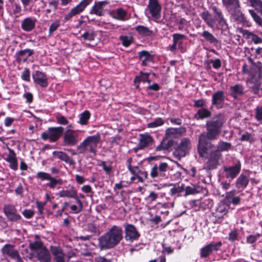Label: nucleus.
<instances>
[{"mask_svg": "<svg viewBox=\"0 0 262 262\" xmlns=\"http://www.w3.org/2000/svg\"><path fill=\"white\" fill-rule=\"evenodd\" d=\"M22 214L26 218L30 219L33 216L34 212L30 209H25L23 211Z\"/></svg>", "mask_w": 262, "mask_h": 262, "instance_id": "nucleus-64", "label": "nucleus"}, {"mask_svg": "<svg viewBox=\"0 0 262 262\" xmlns=\"http://www.w3.org/2000/svg\"><path fill=\"white\" fill-rule=\"evenodd\" d=\"M248 183V178L244 174H241L236 180L235 185L237 188L243 190L246 187Z\"/></svg>", "mask_w": 262, "mask_h": 262, "instance_id": "nucleus-29", "label": "nucleus"}, {"mask_svg": "<svg viewBox=\"0 0 262 262\" xmlns=\"http://www.w3.org/2000/svg\"><path fill=\"white\" fill-rule=\"evenodd\" d=\"M37 258L42 262H50L51 256L49 251L43 247L42 249L36 253Z\"/></svg>", "mask_w": 262, "mask_h": 262, "instance_id": "nucleus-26", "label": "nucleus"}, {"mask_svg": "<svg viewBox=\"0 0 262 262\" xmlns=\"http://www.w3.org/2000/svg\"><path fill=\"white\" fill-rule=\"evenodd\" d=\"M77 205H72L70 206L71 212L72 213H78L80 212L83 209V203L82 201L78 198L76 199Z\"/></svg>", "mask_w": 262, "mask_h": 262, "instance_id": "nucleus-35", "label": "nucleus"}, {"mask_svg": "<svg viewBox=\"0 0 262 262\" xmlns=\"http://www.w3.org/2000/svg\"><path fill=\"white\" fill-rule=\"evenodd\" d=\"M231 96L236 98L237 97L242 96L244 94L243 88L242 85L236 84L231 87Z\"/></svg>", "mask_w": 262, "mask_h": 262, "instance_id": "nucleus-34", "label": "nucleus"}, {"mask_svg": "<svg viewBox=\"0 0 262 262\" xmlns=\"http://www.w3.org/2000/svg\"><path fill=\"white\" fill-rule=\"evenodd\" d=\"M57 195L60 198H68L74 199L78 198L77 191L73 186H72L70 189H63L59 191Z\"/></svg>", "mask_w": 262, "mask_h": 262, "instance_id": "nucleus-22", "label": "nucleus"}, {"mask_svg": "<svg viewBox=\"0 0 262 262\" xmlns=\"http://www.w3.org/2000/svg\"><path fill=\"white\" fill-rule=\"evenodd\" d=\"M98 165L101 166L103 170L105 172L106 174H110L112 170V166L111 164H108L107 162L104 161H101Z\"/></svg>", "mask_w": 262, "mask_h": 262, "instance_id": "nucleus-47", "label": "nucleus"}, {"mask_svg": "<svg viewBox=\"0 0 262 262\" xmlns=\"http://www.w3.org/2000/svg\"><path fill=\"white\" fill-rule=\"evenodd\" d=\"M80 140L78 131L68 129L63 137V144L66 146H74Z\"/></svg>", "mask_w": 262, "mask_h": 262, "instance_id": "nucleus-8", "label": "nucleus"}, {"mask_svg": "<svg viewBox=\"0 0 262 262\" xmlns=\"http://www.w3.org/2000/svg\"><path fill=\"white\" fill-rule=\"evenodd\" d=\"M4 211L6 216L11 221L16 222L21 218L15 207L12 205L5 206Z\"/></svg>", "mask_w": 262, "mask_h": 262, "instance_id": "nucleus-15", "label": "nucleus"}, {"mask_svg": "<svg viewBox=\"0 0 262 262\" xmlns=\"http://www.w3.org/2000/svg\"><path fill=\"white\" fill-rule=\"evenodd\" d=\"M223 3L224 5L229 8L234 5H238L239 2L238 0H223Z\"/></svg>", "mask_w": 262, "mask_h": 262, "instance_id": "nucleus-58", "label": "nucleus"}, {"mask_svg": "<svg viewBox=\"0 0 262 262\" xmlns=\"http://www.w3.org/2000/svg\"><path fill=\"white\" fill-rule=\"evenodd\" d=\"M33 78L35 82L42 87H46L48 85L47 79L46 75L39 71L35 72L33 75Z\"/></svg>", "mask_w": 262, "mask_h": 262, "instance_id": "nucleus-23", "label": "nucleus"}, {"mask_svg": "<svg viewBox=\"0 0 262 262\" xmlns=\"http://www.w3.org/2000/svg\"><path fill=\"white\" fill-rule=\"evenodd\" d=\"M231 147V143L221 141L217 144V149L214 151H217L219 153H221L222 151H228Z\"/></svg>", "mask_w": 262, "mask_h": 262, "instance_id": "nucleus-37", "label": "nucleus"}, {"mask_svg": "<svg viewBox=\"0 0 262 262\" xmlns=\"http://www.w3.org/2000/svg\"><path fill=\"white\" fill-rule=\"evenodd\" d=\"M237 232L236 230L231 231L229 234L228 239L230 241H235L237 239Z\"/></svg>", "mask_w": 262, "mask_h": 262, "instance_id": "nucleus-61", "label": "nucleus"}, {"mask_svg": "<svg viewBox=\"0 0 262 262\" xmlns=\"http://www.w3.org/2000/svg\"><path fill=\"white\" fill-rule=\"evenodd\" d=\"M139 57L143 66H147L148 63L153 62L152 56L147 51H143L139 52Z\"/></svg>", "mask_w": 262, "mask_h": 262, "instance_id": "nucleus-28", "label": "nucleus"}, {"mask_svg": "<svg viewBox=\"0 0 262 262\" xmlns=\"http://www.w3.org/2000/svg\"><path fill=\"white\" fill-rule=\"evenodd\" d=\"M127 16V12L121 8L117 9L113 12V17L117 19L124 20Z\"/></svg>", "mask_w": 262, "mask_h": 262, "instance_id": "nucleus-32", "label": "nucleus"}, {"mask_svg": "<svg viewBox=\"0 0 262 262\" xmlns=\"http://www.w3.org/2000/svg\"><path fill=\"white\" fill-rule=\"evenodd\" d=\"M250 5L258 11L262 15V2L260 0H248Z\"/></svg>", "mask_w": 262, "mask_h": 262, "instance_id": "nucleus-45", "label": "nucleus"}, {"mask_svg": "<svg viewBox=\"0 0 262 262\" xmlns=\"http://www.w3.org/2000/svg\"><path fill=\"white\" fill-rule=\"evenodd\" d=\"M212 9L214 13V17L216 19L223 16L221 11L216 7H212Z\"/></svg>", "mask_w": 262, "mask_h": 262, "instance_id": "nucleus-63", "label": "nucleus"}, {"mask_svg": "<svg viewBox=\"0 0 262 262\" xmlns=\"http://www.w3.org/2000/svg\"><path fill=\"white\" fill-rule=\"evenodd\" d=\"M96 34L93 31H90L85 32L82 35V37L85 40L92 41L94 40Z\"/></svg>", "mask_w": 262, "mask_h": 262, "instance_id": "nucleus-50", "label": "nucleus"}, {"mask_svg": "<svg viewBox=\"0 0 262 262\" xmlns=\"http://www.w3.org/2000/svg\"><path fill=\"white\" fill-rule=\"evenodd\" d=\"M50 177L51 176L50 174L42 171L37 172L36 174V178L40 179L42 181L48 180Z\"/></svg>", "mask_w": 262, "mask_h": 262, "instance_id": "nucleus-56", "label": "nucleus"}, {"mask_svg": "<svg viewBox=\"0 0 262 262\" xmlns=\"http://www.w3.org/2000/svg\"><path fill=\"white\" fill-rule=\"evenodd\" d=\"M50 182L47 184V186L50 188L54 189L57 184L61 185L62 181L61 179H56L51 176L48 180Z\"/></svg>", "mask_w": 262, "mask_h": 262, "instance_id": "nucleus-42", "label": "nucleus"}, {"mask_svg": "<svg viewBox=\"0 0 262 262\" xmlns=\"http://www.w3.org/2000/svg\"><path fill=\"white\" fill-rule=\"evenodd\" d=\"M149 74L147 73H143L142 72H140V75L139 76H137L134 79V83L136 85V88L137 89L139 88V85L138 83L141 81L143 82L147 81L149 83L150 82V80L148 79Z\"/></svg>", "mask_w": 262, "mask_h": 262, "instance_id": "nucleus-33", "label": "nucleus"}, {"mask_svg": "<svg viewBox=\"0 0 262 262\" xmlns=\"http://www.w3.org/2000/svg\"><path fill=\"white\" fill-rule=\"evenodd\" d=\"M222 245L221 242L217 243L211 242L210 244L205 246L200 250V257L206 258L208 257L213 251H217Z\"/></svg>", "mask_w": 262, "mask_h": 262, "instance_id": "nucleus-10", "label": "nucleus"}, {"mask_svg": "<svg viewBox=\"0 0 262 262\" xmlns=\"http://www.w3.org/2000/svg\"><path fill=\"white\" fill-rule=\"evenodd\" d=\"M185 38V36L180 34H174L173 35V42L178 43L179 46H180L182 43V40Z\"/></svg>", "mask_w": 262, "mask_h": 262, "instance_id": "nucleus-54", "label": "nucleus"}, {"mask_svg": "<svg viewBox=\"0 0 262 262\" xmlns=\"http://www.w3.org/2000/svg\"><path fill=\"white\" fill-rule=\"evenodd\" d=\"M2 253L15 260L16 262H23L18 251L10 244H6L1 249Z\"/></svg>", "mask_w": 262, "mask_h": 262, "instance_id": "nucleus-11", "label": "nucleus"}, {"mask_svg": "<svg viewBox=\"0 0 262 262\" xmlns=\"http://www.w3.org/2000/svg\"><path fill=\"white\" fill-rule=\"evenodd\" d=\"M125 232V239L127 242H133L138 239L140 233L136 227L130 224H125L123 225Z\"/></svg>", "mask_w": 262, "mask_h": 262, "instance_id": "nucleus-9", "label": "nucleus"}, {"mask_svg": "<svg viewBox=\"0 0 262 262\" xmlns=\"http://www.w3.org/2000/svg\"><path fill=\"white\" fill-rule=\"evenodd\" d=\"M147 7L152 17L158 18L160 16L161 7L158 0H149Z\"/></svg>", "mask_w": 262, "mask_h": 262, "instance_id": "nucleus-16", "label": "nucleus"}, {"mask_svg": "<svg viewBox=\"0 0 262 262\" xmlns=\"http://www.w3.org/2000/svg\"><path fill=\"white\" fill-rule=\"evenodd\" d=\"M201 17L209 26L213 27L214 25V20L211 15L208 11L203 12L201 13Z\"/></svg>", "mask_w": 262, "mask_h": 262, "instance_id": "nucleus-39", "label": "nucleus"}, {"mask_svg": "<svg viewBox=\"0 0 262 262\" xmlns=\"http://www.w3.org/2000/svg\"><path fill=\"white\" fill-rule=\"evenodd\" d=\"M33 53L32 50L30 49H26L19 51L16 54V59L19 62L25 61Z\"/></svg>", "mask_w": 262, "mask_h": 262, "instance_id": "nucleus-30", "label": "nucleus"}, {"mask_svg": "<svg viewBox=\"0 0 262 262\" xmlns=\"http://www.w3.org/2000/svg\"><path fill=\"white\" fill-rule=\"evenodd\" d=\"M191 147V142L189 139L183 138L177 148L174 150L173 154L179 160L185 157L189 152Z\"/></svg>", "mask_w": 262, "mask_h": 262, "instance_id": "nucleus-7", "label": "nucleus"}, {"mask_svg": "<svg viewBox=\"0 0 262 262\" xmlns=\"http://www.w3.org/2000/svg\"><path fill=\"white\" fill-rule=\"evenodd\" d=\"M57 121L58 123L61 125H66L68 123L67 119L62 116H59L57 117Z\"/></svg>", "mask_w": 262, "mask_h": 262, "instance_id": "nucleus-62", "label": "nucleus"}, {"mask_svg": "<svg viewBox=\"0 0 262 262\" xmlns=\"http://www.w3.org/2000/svg\"><path fill=\"white\" fill-rule=\"evenodd\" d=\"M88 230L95 234H99L100 233L98 227L94 224L91 223L88 225Z\"/></svg>", "mask_w": 262, "mask_h": 262, "instance_id": "nucleus-57", "label": "nucleus"}, {"mask_svg": "<svg viewBox=\"0 0 262 262\" xmlns=\"http://www.w3.org/2000/svg\"><path fill=\"white\" fill-rule=\"evenodd\" d=\"M123 238V230L121 227L114 225L99 239L102 249H111L117 245Z\"/></svg>", "mask_w": 262, "mask_h": 262, "instance_id": "nucleus-2", "label": "nucleus"}, {"mask_svg": "<svg viewBox=\"0 0 262 262\" xmlns=\"http://www.w3.org/2000/svg\"><path fill=\"white\" fill-rule=\"evenodd\" d=\"M30 249L35 254L45 247L40 241L37 240L29 244Z\"/></svg>", "mask_w": 262, "mask_h": 262, "instance_id": "nucleus-36", "label": "nucleus"}, {"mask_svg": "<svg viewBox=\"0 0 262 262\" xmlns=\"http://www.w3.org/2000/svg\"><path fill=\"white\" fill-rule=\"evenodd\" d=\"M164 121L161 118L155 119L154 120L147 124L149 128H155L163 124Z\"/></svg>", "mask_w": 262, "mask_h": 262, "instance_id": "nucleus-44", "label": "nucleus"}, {"mask_svg": "<svg viewBox=\"0 0 262 262\" xmlns=\"http://www.w3.org/2000/svg\"><path fill=\"white\" fill-rule=\"evenodd\" d=\"M210 112L204 108L200 109L198 111V119H204L207 118L210 116Z\"/></svg>", "mask_w": 262, "mask_h": 262, "instance_id": "nucleus-49", "label": "nucleus"}, {"mask_svg": "<svg viewBox=\"0 0 262 262\" xmlns=\"http://www.w3.org/2000/svg\"><path fill=\"white\" fill-rule=\"evenodd\" d=\"M185 132L183 128H168L166 130L165 137L167 139L177 138Z\"/></svg>", "mask_w": 262, "mask_h": 262, "instance_id": "nucleus-20", "label": "nucleus"}, {"mask_svg": "<svg viewBox=\"0 0 262 262\" xmlns=\"http://www.w3.org/2000/svg\"><path fill=\"white\" fill-rule=\"evenodd\" d=\"M62 127H52L43 132L41 134V138L43 140H48L50 142L57 141L63 133Z\"/></svg>", "mask_w": 262, "mask_h": 262, "instance_id": "nucleus-6", "label": "nucleus"}, {"mask_svg": "<svg viewBox=\"0 0 262 262\" xmlns=\"http://www.w3.org/2000/svg\"><path fill=\"white\" fill-rule=\"evenodd\" d=\"M99 140L100 136L98 134L88 136L77 146V152L79 154H84L86 151H89L95 154Z\"/></svg>", "mask_w": 262, "mask_h": 262, "instance_id": "nucleus-3", "label": "nucleus"}, {"mask_svg": "<svg viewBox=\"0 0 262 262\" xmlns=\"http://www.w3.org/2000/svg\"><path fill=\"white\" fill-rule=\"evenodd\" d=\"M223 122L220 118L208 121L206 123L207 133L203 134L206 138L207 141L216 139L221 132Z\"/></svg>", "mask_w": 262, "mask_h": 262, "instance_id": "nucleus-4", "label": "nucleus"}, {"mask_svg": "<svg viewBox=\"0 0 262 262\" xmlns=\"http://www.w3.org/2000/svg\"><path fill=\"white\" fill-rule=\"evenodd\" d=\"M139 142L134 150L136 152L138 150L143 149L152 145L153 138L148 134H143L139 135Z\"/></svg>", "mask_w": 262, "mask_h": 262, "instance_id": "nucleus-13", "label": "nucleus"}, {"mask_svg": "<svg viewBox=\"0 0 262 262\" xmlns=\"http://www.w3.org/2000/svg\"><path fill=\"white\" fill-rule=\"evenodd\" d=\"M249 11L255 21L259 26L262 27V18H261V17L258 15L253 10H250Z\"/></svg>", "mask_w": 262, "mask_h": 262, "instance_id": "nucleus-51", "label": "nucleus"}, {"mask_svg": "<svg viewBox=\"0 0 262 262\" xmlns=\"http://www.w3.org/2000/svg\"><path fill=\"white\" fill-rule=\"evenodd\" d=\"M260 236L261 234L258 233L249 235L247 237L246 242L249 244H254Z\"/></svg>", "mask_w": 262, "mask_h": 262, "instance_id": "nucleus-48", "label": "nucleus"}, {"mask_svg": "<svg viewBox=\"0 0 262 262\" xmlns=\"http://www.w3.org/2000/svg\"><path fill=\"white\" fill-rule=\"evenodd\" d=\"M235 193H236V190L234 189L230 191L226 192L225 201L228 203H230L231 201L234 197Z\"/></svg>", "mask_w": 262, "mask_h": 262, "instance_id": "nucleus-52", "label": "nucleus"}, {"mask_svg": "<svg viewBox=\"0 0 262 262\" xmlns=\"http://www.w3.org/2000/svg\"><path fill=\"white\" fill-rule=\"evenodd\" d=\"M93 0H83L75 7L73 8L66 16L64 19L66 20H69L73 16L82 12L84 8L89 5Z\"/></svg>", "mask_w": 262, "mask_h": 262, "instance_id": "nucleus-14", "label": "nucleus"}, {"mask_svg": "<svg viewBox=\"0 0 262 262\" xmlns=\"http://www.w3.org/2000/svg\"><path fill=\"white\" fill-rule=\"evenodd\" d=\"M53 155L55 157L64 161L70 165L75 164V161L64 152L54 151L53 152Z\"/></svg>", "mask_w": 262, "mask_h": 262, "instance_id": "nucleus-25", "label": "nucleus"}, {"mask_svg": "<svg viewBox=\"0 0 262 262\" xmlns=\"http://www.w3.org/2000/svg\"><path fill=\"white\" fill-rule=\"evenodd\" d=\"M229 11L232 15L233 19L239 21H243L244 20L243 14L239 10V4L238 5H234L229 8Z\"/></svg>", "mask_w": 262, "mask_h": 262, "instance_id": "nucleus-24", "label": "nucleus"}, {"mask_svg": "<svg viewBox=\"0 0 262 262\" xmlns=\"http://www.w3.org/2000/svg\"><path fill=\"white\" fill-rule=\"evenodd\" d=\"M248 84L250 87L253 88L255 90H257L260 86V82L259 80H257L254 78H252L251 80L249 81Z\"/></svg>", "mask_w": 262, "mask_h": 262, "instance_id": "nucleus-55", "label": "nucleus"}, {"mask_svg": "<svg viewBox=\"0 0 262 262\" xmlns=\"http://www.w3.org/2000/svg\"><path fill=\"white\" fill-rule=\"evenodd\" d=\"M255 118L257 120L262 121V107H257L256 108Z\"/></svg>", "mask_w": 262, "mask_h": 262, "instance_id": "nucleus-60", "label": "nucleus"}, {"mask_svg": "<svg viewBox=\"0 0 262 262\" xmlns=\"http://www.w3.org/2000/svg\"><path fill=\"white\" fill-rule=\"evenodd\" d=\"M50 249L55 262H66V254L60 247L51 246Z\"/></svg>", "mask_w": 262, "mask_h": 262, "instance_id": "nucleus-17", "label": "nucleus"}, {"mask_svg": "<svg viewBox=\"0 0 262 262\" xmlns=\"http://www.w3.org/2000/svg\"><path fill=\"white\" fill-rule=\"evenodd\" d=\"M241 168V166L239 163L232 166L224 167L223 168V176L227 179L232 180L239 173Z\"/></svg>", "mask_w": 262, "mask_h": 262, "instance_id": "nucleus-12", "label": "nucleus"}, {"mask_svg": "<svg viewBox=\"0 0 262 262\" xmlns=\"http://www.w3.org/2000/svg\"><path fill=\"white\" fill-rule=\"evenodd\" d=\"M9 151V154L7 155V157L5 158V160L9 163V167L11 169L16 170L18 168L17 160L16 155L13 150L7 147Z\"/></svg>", "mask_w": 262, "mask_h": 262, "instance_id": "nucleus-19", "label": "nucleus"}, {"mask_svg": "<svg viewBox=\"0 0 262 262\" xmlns=\"http://www.w3.org/2000/svg\"><path fill=\"white\" fill-rule=\"evenodd\" d=\"M184 191V185H174L170 189L169 193L171 196H178L180 195V194Z\"/></svg>", "mask_w": 262, "mask_h": 262, "instance_id": "nucleus-38", "label": "nucleus"}, {"mask_svg": "<svg viewBox=\"0 0 262 262\" xmlns=\"http://www.w3.org/2000/svg\"><path fill=\"white\" fill-rule=\"evenodd\" d=\"M136 30L141 34L149 36L152 34V31L148 28L143 26H139L136 28Z\"/></svg>", "mask_w": 262, "mask_h": 262, "instance_id": "nucleus-46", "label": "nucleus"}, {"mask_svg": "<svg viewBox=\"0 0 262 262\" xmlns=\"http://www.w3.org/2000/svg\"><path fill=\"white\" fill-rule=\"evenodd\" d=\"M169 166L165 162H161L159 165L155 164L151 169L150 176L155 181L165 179L167 178Z\"/></svg>", "mask_w": 262, "mask_h": 262, "instance_id": "nucleus-5", "label": "nucleus"}, {"mask_svg": "<svg viewBox=\"0 0 262 262\" xmlns=\"http://www.w3.org/2000/svg\"><path fill=\"white\" fill-rule=\"evenodd\" d=\"M131 173L133 176L130 178V180L132 182H134L135 183L143 182L147 178L148 176L147 172L140 170L139 167L134 170H133V171L131 172Z\"/></svg>", "mask_w": 262, "mask_h": 262, "instance_id": "nucleus-18", "label": "nucleus"}, {"mask_svg": "<svg viewBox=\"0 0 262 262\" xmlns=\"http://www.w3.org/2000/svg\"><path fill=\"white\" fill-rule=\"evenodd\" d=\"M228 208L229 207L228 205L224 202H221L219 204L216 208V211L220 213L221 216H222L227 213Z\"/></svg>", "mask_w": 262, "mask_h": 262, "instance_id": "nucleus-43", "label": "nucleus"}, {"mask_svg": "<svg viewBox=\"0 0 262 262\" xmlns=\"http://www.w3.org/2000/svg\"><path fill=\"white\" fill-rule=\"evenodd\" d=\"M35 21L31 18H27L25 19L22 23V28L26 31H30L32 30L35 27Z\"/></svg>", "mask_w": 262, "mask_h": 262, "instance_id": "nucleus-31", "label": "nucleus"}, {"mask_svg": "<svg viewBox=\"0 0 262 262\" xmlns=\"http://www.w3.org/2000/svg\"><path fill=\"white\" fill-rule=\"evenodd\" d=\"M90 113L88 111H85L79 115V123L81 125H86L90 118Z\"/></svg>", "mask_w": 262, "mask_h": 262, "instance_id": "nucleus-40", "label": "nucleus"}, {"mask_svg": "<svg viewBox=\"0 0 262 262\" xmlns=\"http://www.w3.org/2000/svg\"><path fill=\"white\" fill-rule=\"evenodd\" d=\"M202 36L207 41L211 43L217 44L219 42L218 40L213 35L207 31H204L202 33Z\"/></svg>", "mask_w": 262, "mask_h": 262, "instance_id": "nucleus-41", "label": "nucleus"}, {"mask_svg": "<svg viewBox=\"0 0 262 262\" xmlns=\"http://www.w3.org/2000/svg\"><path fill=\"white\" fill-rule=\"evenodd\" d=\"M108 4L107 1L96 2L92 7L90 13L98 16H102L104 13L103 7Z\"/></svg>", "mask_w": 262, "mask_h": 262, "instance_id": "nucleus-21", "label": "nucleus"}, {"mask_svg": "<svg viewBox=\"0 0 262 262\" xmlns=\"http://www.w3.org/2000/svg\"><path fill=\"white\" fill-rule=\"evenodd\" d=\"M213 147L214 145L210 141H207L204 135H200L198 150L202 158L207 159L205 165V168L207 170L216 169L222 156L221 153L217 151H213Z\"/></svg>", "mask_w": 262, "mask_h": 262, "instance_id": "nucleus-1", "label": "nucleus"}, {"mask_svg": "<svg viewBox=\"0 0 262 262\" xmlns=\"http://www.w3.org/2000/svg\"><path fill=\"white\" fill-rule=\"evenodd\" d=\"M141 161H138L137 158L135 156L128 158L127 160V167L129 171L131 172L139 167Z\"/></svg>", "mask_w": 262, "mask_h": 262, "instance_id": "nucleus-27", "label": "nucleus"}, {"mask_svg": "<svg viewBox=\"0 0 262 262\" xmlns=\"http://www.w3.org/2000/svg\"><path fill=\"white\" fill-rule=\"evenodd\" d=\"M184 190L185 191V195L193 194L196 193V191L194 186H187L184 187Z\"/></svg>", "mask_w": 262, "mask_h": 262, "instance_id": "nucleus-59", "label": "nucleus"}, {"mask_svg": "<svg viewBox=\"0 0 262 262\" xmlns=\"http://www.w3.org/2000/svg\"><path fill=\"white\" fill-rule=\"evenodd\" d=\"M240 139L241 141H248L249 142H252L254 141L253 136L251 134L247 132L242 135Z\"/></svg>", "mask_w": 262, "mask_h": 262, "instance_id": "nucleus-53", "label": "nucleus"}]
</instances>
